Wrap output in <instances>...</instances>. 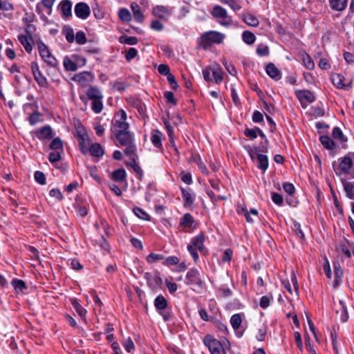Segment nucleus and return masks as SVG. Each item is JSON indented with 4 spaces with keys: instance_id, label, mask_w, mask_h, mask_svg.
<instances>
[{
    "instance_id": "f257e3e1",
    "label": "nucleus",
    "mask_w": 354,
    "mask_h": 354,
    "mask_svg": "<svg viewBox=\"0 0 354 354\" xmlns=\"http://www.w3.org/2000/svg\"><path fill=\"white\" fill-rule=\"evenodd\" d=\"M205 240V234L203 233H200L191 239L190 243L187 246V250L196 263L198 262L199 259L197 252L198 251L204 256H207L208 254V250L204 244Z\"/></svg>"
},
{
    "instance_id": "f03ea898",
    "label": "nucleus",
    "mask_w": 354,
    "mask_h": 354,
    "mask_svg": "<svg viewBox=\"0 0 354 354\" xmlns=\"http://www.w3.org/2000/svg\"><path fill=\"white\" fill-rule=\"evenodd\" d=\"M339 165L335 167V163L333 167L337 176L343 174L349 175L354 178V152H349L347 155L339 159Z\"/></svg>"
},
{
    "instance_id": "7ed1b4c3",
    "label": "nucleus",
    "mask_w": 354,
    "mask_h": 354,
    "mask_svg": "<svg viewBox=\"0 0 354 354\" xmlns=\"http://www.w3.org/2000/svg\"><path fill=\"white\" fill-rule=\"evenodd\" d=\"M225 38V35L219 32L210 30L204 32L198 39V44L202 48L207 50L212 44H221Z\"/></svg>"
},
{
    "instance_id": "20e7f679",
    "label": "nucleus",
    "mask_w": 354,
    "mask_h": 354,
    "mask_svg": "<svg viewBox=\"0 0 354 354\" xmlns=\"http://www.w3.org/2000/svg\"><path fill=\"white\" fill-rule=\"evenodd\" d=\"M120 145L125 147L126 156H136L137 147L135 144L134 135L130 131L115 136Z\"/></svg>"
},
{
    "instance_id": "39448f33",
    "label": "nucleus",
    "mask_w": 354,
    "mask_h": 354,
    "mask_svg": "<svg viewBox=\"0 0 354 354\" xmlns=\"http://www.w3.org/2000/svg\"><path fill=\"white\" fill-rule=\"evenodd\" d=\"M35 44L37 46L39 54L41 59L50 67L57 68L59 65L58 60L51 53L47 45L38 38L35 39Z\"/></svg>"
},
{
    "instance_id": "423d86ee",
    "label": "nucleus",
    "mask_w": 354,
    "mask_h": 354,
    "mask_svg": "<svg viewBox=\"0 0 354 354\" xmlns=\"http://www.w3.org/2000/svg\"><path fill=\"white\" fill-rule=\"evenodd\" d=\"M127 118V113L124 110H120L115 113L111 129L115 136L129 131V124L126 121Z\"/></svg>"
},
{
    "instance_id": "0eeeda50",
    "label": "nucleus",
    "mask_w": 354,
    "mask_h": 354,
    "mask_svg": "<svg viewBox=\"0 0 354 354\" xmlns=\"http://www.w3.org/2000/svg\"><path fill=\"white\" fill-rule=\"evenodd\" d=\"M203 343L211 354H227L223 344L209 334L205 336Z\"/></svg>"
},
{
    "instance_id": "6e6552de",
    "label": "nucleus",
    "mask_w": 354,
    "mask_h": 354,
    "mask_svg": "<svg viewBox=\"0 0 354 354\" xmlns=\"http://www.w3.org/2000/svg\"><path fill=\"white\" fill-rule=\"evenodd\" d=\"M211 15L213 17L218 19V23L222 26H228L232 22V18L228 16L227 10L221 6H215L211 11Z\"/></svg>"
},
{
    "instance_id": "1a4fd4ad",
    "label": "nucleus",
    "mask_w": 354,
    "mask_h": 354,
    "mask_svg": "<svg viewBox=\"0 0 354 354\" xmlns=\"http://www.w3.org/2000/svg\"><path fill=\"white\" fill-rule=\"evenodd\" d=\"M185 283L189 286H196L203 288L204 282L202 280L199 271L196 268L190 269L186 274Z\"/></svg>"
},
{
    "instance_id": "9d476101",
    "label": "nucleus",
    "mask_w": 354,
    "mask_h": 354,
    "mask_svg": "<svg viewBox=\"0 0 354 354\" xmlns=\"http://www.w3.org/2000/svg\"><path fill=\"white\" fill-rule=\"evenodd\" d=\"M94 79L93 75L88 71H83L75 74L72 80L82 86H86L92 82Z\"/></svg>"
},
{
    "instance_id": "9b49d317",
    "label": "nucleus",
    "mask_w": 354,
    "mask_h": 354,
    "mask_svg": "<svg viewBox=\"0 0 354 354\" xmlns=\"http://www.w3.org/2000/svg\"><path fill=\"white\" fill-rule=\"evenodd\" d=\"M33 134L40 140H49L54 136L53 129L49 125H46L41 128L35 129L33 131Z\"/></svg>"
},
{
    "instance_id": "f8f14e48",
    "label": "nucleus",
    "mask_w": 354,
    "mask_h": 354,
    "mask_svg": "<svg viewBox=\"0 0 354 354\" xmlns=\"http://www.w3.org/2000/svg\"><path fill=\"white\" fill-rule=\"evenodd\" d=\"M75 15L82 19H86L91 13L89 6L83 2L78 3L75 6Z\"/></svg>"
},
{
    "instance_id": "ddd939ff",
    "label": "nucleus",
    "mask_w": 354,
    "mask_h": 354,
    "mask_svg": "<svg viewBox=\"0 0 354 354\" xmlns=\"http://www.w3.org/2000/svg\"><path fill=\"white\" fill-rule=\"evenodd\" d=\"M152 14L158 18L167 20L171 15V10L164 6H156L153 8Z\"/></svg>"
},
{
    "instance_id": "4468645a",
    "label": "nucleus",
    "mask_w": 354,
    "mask_h": 354,
    "mask_svg": "<svg viewBox=\"0 0 354 354\" xmlns=\"http://www.w3.org/2000/svg\"><path fill=\"white\" fill-rule=\"evenodd\" d=\"M332 82L334 86L337 88L348 90L351 88V82H345L344 77L339 74L335 73L332 75Z\"/></svg>"
},
{
    "instance_id": "2eb2a0df",
    "label": "nucleus",
    "mask_w": 354,
    "mask_h": 354,
    "mask_svg": "<svg viewBox=\"0 0 354 354\" xmlns=\"http://www.w3.org/2000/svg\"><path fill=\"white\" fill-rule=\"evenodd\" d=\"M18 40L24 46L25 50L28 53L30 54L33 48L32 44H35V40H33L32 37L24 35H19L18 36Z\"/></svg>"
},
{
    "instance_id": "dca6fc26",
    "label": "nucleus",
    "mask_w": 354,
    "mask_h": 354,
    "mask_svg": "<svg viewBox=\"0 0 354 354\" xmlns=\"http://www.w3.org/2000/svg\"><path fill=\"white\" fill-rule=\"evenodd\" d=\"M295 95L301 103L304 102L311 103L315 100L314 94L308 90H297L295 91Z\"/></svg>"
},
{
    "instance_id": "f3484780",
    "label": "nucleus",
    "mask_w": 354,
    "mask_h": 354,
    "mask_svg": "<svg viewBox=\"0 0 354 354\" xmlns=\"http://www.w3.org/2000/svg\"><path fill=\"white\" fill-rule=\"evenodd\" d=\"M58 8L63 18L67 19L72 16V2L70 0H62Z\"/></svg>"
},
{
    "instance_id": "a211bd4d",
    "label": "nucleus",
    "mask_w": 354,
    "mask_h": 354,
    "mask_svg": "<svg viewBox=\"0 0 354 354\" xmlns=\"http://www.w3.org/2000/svg\"><path fill=\"white\" fill-rule=\"evenodd\" d=\"M266 71L267 75L275 81H278L281 78V73L273 63H269L267 64L266 66Z\"/></svg>"
},
{
    "instance_id": "6ab92c4d",
    "label": "nucleus",
    "mask_w": 354,
    "mask_h": 354,
    "mask_svg": "<svg viewBox=\"0 0 354 354\" xmlns=\"http://www.w3.org/2000/svg\"><path fill=\"white\" fill-rule=\"evenodd\" d=\"M11 285L13 287L16 294H24V291L28 289L26 283L21 279L15 278L11 281Z\"/></svg>"
},
{
    "instance_id": "aec40b11",
    "label": "nucleus",
    "mask_w": 354,
    "mask_h": 354,
    "mask_svg": "<svg viewBox=\"0 0 354 354\" xmlns=\"http://www.w3.org/2000/svg\"><path fill=\"white\" fill-rule=\"evenodd\" d=\"M71 304L76 311L77 314L83 319H85L86 315V310L83 308L79 302V300L76 298H71L70 299Z\"/></svg>"
},
{
    "instance_id": "412c9836",
    "label": "nucleus",
    "mask_w": 354,
    "mask_h": 354,
    "mask_svg": "<svg viewBox=\"0 0 354 354\" xmlns=\"http://www.w3.org/2000/svg\"><path fill=\"white\" fill-rule=\"evenodd\" d=\"M130 158L131 161L128 163H127V165H129L133 168L134 171L138 175L139 179H141V178L143 176V171L142 168L140 167V165L136 162V159L138 158V155L136 153V156H127Z\"/></svg>"
},
{
    "instance_id": "4be33fe9",
    "label": "nucleus",
    "mask_w": 354,
    "mask_h": 354,
    "mask_svg": "<svg viewBox=\"0 0 354 354\" xmlns=\"http://www.w3.org/2000/svg\"><path fill=\"white\" fill-rule=\"evenodd\" d=\"M86 95L91 100L103 99V95L101 91L96 86H90L86 91Z\"/></svg>"
},
{
    "instance_id": "5701e85b",
    "label": "nucleus",
    "mask_w": 354,
    "mask_h": 354,
    "mask_svg": "<svg viewBox=\"0 0 354 354\" xmlns=\"http://www.w3.org/2000/svg\"><path fill=\"white\" fill-rule=\"evenodd\" d=\"M88 150L93 157L100 158L104 153L102 147L97 142L93 143L89 148L88 147Z\"/></svg>"
},
{
    "instance_id": "b1692460",
    "label": "nucleus",
    "mask_w": 354,
    "mask_h": 354,
    "mask_svg": "<svg viewBox=\"0 0 354 354\" xmlns=\"http://www.w3.org/2000/svg\"><path fill=\"white\" fill-rule=\"evenodd\" d=\"M342 183L346 196L350 199H354V184L346 179L342 180Z\"/></svg>"
},
{
    "instance_id": "393cba45",
    "label": "nucleus",
    "mask_w": 354,
    "mask_h": 354,
    "mask_svg": "<svg viewBox=\"0 0 354 354\" xmlns=\"http://www.w3.org/2000/svg\"><path fill=\"white\" fill-rule=\"evenodd\" d=\"M167 306L168 302L162 295H158L154 299V306L158 311L165 310Z\"/></svg>"
},
{
    "instance_id": "a878e982",
    "label": "nucleus",
    "mask_w": 354,
    "mask_h": 354,
    "mask_svg": "<svg viewBox=\"0 0 354 354\" xmlns=\"http://www.w3.org/2000/svg\"><path fill=\"white\" fill-rule=\"evenodd\" d=\"M194 223V218L189 213L185 214L180 221V225L182 227H185V228L193 227Z\"/></svg>"
},
{
    "instance_id": "bb28decb",
    "label": "nucleus",
    "mask_w": 354,
    "mask_h": 354,
    "mask_svg": "<svg viewBox=\"0 0 354 354\" xmlns=\"http://www.w3.org/2000/svg\"><path fill=\"white\" fill-rule=\"evenodd\" d=\"M162 133L158 130H153L151 135V141L154 147L160 148L162 147Z\"/></svg>"
},
{
    "instance_id": "cd10ccee",
    "label": "nucleus",
    "mask_w": 354,
    "mask_h": 354,
    "mask_svg": "<svg viewBox=\"0 0 354 354\" xmlns=\"http://www.w3.org/2000/svg\"><path fill=\"white\" fill-rule=\"evenodd\" d=\"M257 158L258 161L257 167L265 171L268 167V156L266 155L257 153Z\"/></svg>"
},
{
    "instance_id": "c85d7f7f",
    "label": "nucleus",
    "mask_w": 354,
    "mask_h": 354,
    "mask_svg": "<svg viewBox=\"0 0 354 354\" xmlns=\"http://www.w3.org/2000/svg\"><path fill=\"white\" fill-rule=\"evenodd\" d=\"M133 18L138 23H142L144 20V15L142 12L140 11V7L138 4L133 3L131 6Z\"/></svg>"
},
{
    "instance_id": "c756f323",
    "label": "nucleus",
    "mask_w": 354,
    "mask_h": 354,
    "mask_svg": "<svg viewBox=\"0 0 354 354\" xmlns=\"http://www.w3.org/2000/svg\"><path fill=\"white\" fill-rule=\"evenodd\" d=\"M212 75L215 83L219 84L223 81V73L220 66L217 64L212 65Z\"/></svg>"
},
{
    "instance_id": "7c9ffc66",
    "label": "nucleus",
    "mask_w": 354,
    "mask_h": 354,
    "mask_svg": "<svg viewBox=\"0 0 354 354\" xmlns=\"http://www.w3.org/2000/svg\"><path fill=\"white\" fill-rule=\"evenodd\" d=\"M348 0H329L330 7L335 10H343L347 5Z\"/></svg>"
},
{
    "instance_id": "2f4dec72",
    "label": "nucleus",
    "mask_w": 354,
    "mask_h": 354,
    "mask_svg": "<svg viewBox=\"0 0 354 354\" xmlns=\"http://www.w3.org/2000/svg\"><path fill=\"white\" fill-rule=\"evenodd\" d=\"M34 79L37 84L42 88H46L48 86V82L46 77L43 75L41 71H39L33 75Z\"/></svg>"
},
{
    "instance_id": "473e14b6",
    "label": "nucleus",
    "mask_w": 354,
    "mask_h": 354,
    "mask_svg": "<svg viewBox=\"0 0 354 354\" xmlns=\"http://www.w3.org/2000/svg\"><path fill=\"white\" fill-rule=\"evenodd\" d=\"M63 65L66 71H75L77 69V64L71 59L68 56L64 57Z\"/></svg>"
},
{
    "instance_id": "72a5a7b5",
    "label": "nucleus",
    "mask_w": 354,
    "mask_h": 354,
    "mask_svg": "<svg viewBox=\"0 0 354 354\" xmlns=\"http://www.w3.org/2000/svg\"><path fill=\"white\" fill-rule=\"evenodd\" d=\"M332 136L335 140L341 143H344L347 141V138L344 135L342 131L337 127L333 129Z\"/></svg>"
},
{
    "instance_id": "f704fd0d",
    "label": "nucleus",
    "mask_w": 354,
    "mask_h": 354,
    "mask_svg": "<svg viewBox=\"0 0 354 354\" xmlns=\"http://www.w3.org/2000/svg\"><path fill=\"white\" fill-rule=\"evenodd\" d=\"M118 41L120 44H125L128 45H136L138 42V39L134 36L122 35L119 37Z\"/></svg>"
},
{
    "instance_id": "c9c22d12",
    "label": "nucleus",
    "mask_w": 354,
    "mask_h": 354,
    "mask_svg": "<svg viewBox=\"0 0 354 354\" xmlns=\"http://www.w3.org/2000/svg\"><path fill=\"white\" fill-rule=\"evenodd\" d=\"M319 140L322 145L326 149L329 150H333L335 148V142L334 141L328 136H322L319 138Z\"/></svg>"
},
{
    "instance_id": "e433bc0d",
    "label": "nucleus",
    "mask_w": 354,
    "mask_h": 354,
    "mask_svg": "<svg viewBox=\"0 0 354 354\" xmlns=\"http://www.w3.org/2000/svg\"><path fill=\"white\" fill-rule=\"evenodd\" d=\"M243 20L248 25L254 27L257 26L259 23L258 19L251 14L244 15L243 17Z\"/></svg>"
},
{
    "instance_id": "4c0bfd02",
    "label": "nucleus",
    "mask_w": 354,
    "mask_h": 354,
    "mask_svg": "<svg viewBox=\"0 0 354 354\" xmlns=\"http://www.w3.org/2000/svg\"><path fill=\"white\" fill-rule=\"evenodd\" d=\"M242 39L245 43L251 45L254 43L256 40V37L250 31L245 30L242 34Z\"/></svg>"
},
{
    "instance_id": "58836bf2",
    "label": "nucleus",
    "mask_w": 354,
    "mask_h": 354,
    "mask_svg": "<svg viewBox=\"0 0 354 354\" xmlns=\"http://www.w3.org/2000/svg\"><path fill=\"white\" fill-rule=\"evenodd\" d=\"M182 196L185 200V205H192L194 203V196L188 190L181 188Z\"/></svg>"
},
{
    "instance_id": "ea45409f",
    "label": "nucleus",
    "mask_w": 354,
    "mask_h": 354,
    "mask_svg": "<svg viewBox=\"0 0 354 354\" xmlns=\"http://www.w3.org/2000/svg\"><path fill=\"white\" fill-rule=\"evenodd\" d=\"M112 178L115 181L122 182L126 178V171L124 169L115 170L112 174Z\"/></svg>"
},
{
    "instance_id": "a19ab883",
    "label": "nucleus",
    "mask_w": 354,
    "mask_h": 354,
    "mask_svg": "<svg viewBox=\"0 0 354 354\" xmlns=\"http://www.w3.org/2000/svg\"><path fill=\"white\" fill-rule=\"evenodd\" d=\"M302 61L304 66L308 70H313L315 68V64L310 56L304 53L302 55Z\"/></svg>"
},
{
    "instance_id": "79ce46f5",
    "label": "nucleus",
    "mask_w": 354,
    "mask_h": 354,
    "mask_svg": "<svg viewBox=\"0 0 354 354\" xmlns=\"http://www.w3.org/2000/svg\"><path fill=\"white\" fill-rule=\"evenodd\" d=\"M165 259V257L161 254L150 253L147 257L146 261L148 263L152 264L158 261Z\"/></svg>"
},
{
    "instance_id": "37998d69",
    "label": "nucleus",
    "mask_w": 354,
    "mask_h": 354,
    "mask_svg": "<svg viewBox=\"0 0 354 354\" xmlns=\"http://www.w3.org/2000/svg\"><path fill=\"white\" fill-rule=\"evenodd\" d=\"M221 3L229 6L233 10H241V6L239 0H218Z\"/></svg>"
},
{
    "instance_id": "c03bdc74",
    "label": "nucleus",
    "mask_w": 354,
    "mask_h": 354,
    "mask_svg": "<svg viewBox=\"0 0 354 354\" xmlns=\"http://www.w3.org/2000/svg\"><path fill=\"white\" fill-rule=\"evenodd\" d=\"M268 330V327L266 324H263L262 326H261L257 331V333L256 335V338L258 341L262 342L264 341L266 337Z\"/></svg>"
},
{
    "instance_id": "a18cd8bd",
    "label": "nucleus",
    "mask_w": 354,
    "mask_h": 354,
    "mask_svg": "<svg viewBox=\"0 0 354 354\" xmlns=\"http://www.w3.org/2000/svg\"><path fill=\"white\" fill-rule=\"evenodd\" d=\"M340 309L337 311V313H340V319L342 322H347L348 319V314L347 309L342 301H339Z\"/></svg>"
},
{
    "instance_id": "49530a36",
    "label": "nucleus",
    "mask_w": 354,
    "mask_h": 354,
    "mask_svg": "<svg viewBox=\"0 0 354 354\" xmlns=\"http://www.w3.org/2000/svg\"><path fill=\"white\" fill-rule=\"evenodd\" d=\"M242 323V319L239 314H234L230 318V324L234 330L239 328Z\"/></svg>"
},
{
    "instance_id": "de8ad7c7",
    "label": "nucleus",
    "mask_w": 354,
    "mask_h": 354,
    "mask_svg": "<svg viewBox=\"0 0 354 354\" xmlns=\"http://www.w3.org/2000/svg\"><path fill=\"white\" fill-rule=\"evenodd\" d=\"M50 148L54 151L60 150L62 151L63 143L61 139L59 138H54L50 144Z\"/></svg>"
},
{
    "instance_id": "09e8293b",
    "label": "nucleus",
    "mask_w": 354,
    "mask_h": 354,
    "mask_svg": "<svg viewBox=\"0 0 354 354\" xmlns=\"http://www.w3.org/2000/svg\"><path fill=\"white\" fill-rule=\"evenodd\" d=\"M103 109L102 100H92L91 109L95 113H100Z\"/></svg>"
},
{
    "instance_id": "8fccbe9b",
    "label": "nucleus",
    "mask_w": 354,
    "mask_h": 354,
    "mask_svg": "<svg viewBox=\"0 0 354 354\" xmlns=\"http://www.w3.org/2000/svg\"><path fill=\"white\" fill-rule=\"evenodd\" d=\"M334 270H335L334 285H335V286H338L341 283L343 272H342V270L340 269L339 266H337L336 265H335Z\"/></svg>"
},
{
    "instance_id": "3c124183",
    "label": "nucleus",
    "mask_w": 354,
    "mask_h": 354,
    "mask_svg": "<svg viewBox=\"0 0 354 354\" xmlns=\"http://www.w3.org/2000/svg\"><path fill=\"white\" fill-rule=\"evenodd\" d=\"M194 160L196 162L197 165L198 167L199 170L205 175L208 176L209 171L206 167V166L202 162L201 158L198 156H196L193 157Z\"/></svg>"
},
{
    "instance_id": "603ef678",
    "label": "nucleus",
    "mask_w": 354,
    "mask_h": 354,
    "mask_svg": "<svg viewBox=\"0 0 354 354\" xmlns=\"http://www.w3.org/2000/svg\"><path fill=\"white\" fill-rule=\"evenodd\" d=\"M63 33L64 34L66 39L68 43L71 44L74 41L75 36L73 28H65L63 30Z\"/></svg>"
},
{
    "instance_id": "864d4df0",
    "label": "nucleus",
    "mask_w": 354,
    "mask_h": 354,
    "mask_svg": "<svg viewBox=\"0 0 354 354\" xmlns=\"http://www.w3.org/2000/svg\"><path fill=\"white\" fill-rule=\"evenodd\" d=\"M258 131H259V127H254L253 129L246 128L244 130V135L246 137L253 140L257 137Z\"/></svg>"
},
{
    "instance_id": "5fc2aeb1",
    "label": "nucleus",
    "mask_w": 354,
    "mask_h": 354,
    "mask_svg": "<svg viewBox=\"0 0 354 354\" xmlns=\"http://www.w3.org/2000/svg\"><path fill=\"white\" fill-rule=\"evenodd\" d=\"M80 151L83 154H86L88 152L87 145V136L78 140Z\"/></svg>"
},
{
    "instance_id": "6e6d98bb",
    "label": "nucleus",
    "mask_w": 354,
    "mask_h": 354,
    "mask_svg": "<svg viewBox=\"0 0 354 354\" xmlns=\"http://www.w3.org/2000/svg\"><path fill=\"white\" fill-rule=\"evenodd\" d=\"M118 16L124 21H129L131 19V14L126 8H122L119 10Z\"/></svg>"
},
{
    "instance_id": "4d7b16f0",
    "label": "nucleus",
    "mask_w": 354,
    "mask_h": 354,
    "mask_svg": "<svg viewBox=\"0 0 354 354\" xmlns=\"http://www.w3.org/2000/svg\"><path fill=\"white\" fill-rule=\"evenodd\" d=\"M75 41L79 45H83L86 42V37L83 31H78L75 37Z\"/></svg>"
},
{
    "instance_id": "13d9d810",
    "label": "nucleus",
    "mask_w": 354,
    "mask_h": 354,
    "mask_svg": "<svg viewBox=\"0 0 354 354\" xmlns=\"http://www.w3.org/2000/svg\"><path fill=\"white\" fill-rule=\"evenodd\" d=\"M134 214L143 220H149V216L143 209L140 207H135L133 209Z\"/></svg>"
},
{
    "instance_id": "bf43d9fd",
    "label": "nucleus",
    "mask_w": 354,
    "mask_h": 354,
    "mask_svg": "<svg viewBox=\"0 0 354 354\" xmlns=\"http://www.w3.org/2000/svg\"><path fill=\"white\" fill-rule=\"evenodd\" d=\"M203 75L204 80L207 82H210L212 81V79L211 77V73H212V65L205 67L203 71Z\"/></svg>"
},
{
    "instance_id": "052dcab7",
    "label": "nucleus",
    "mask_w": 354,
    "mask_h": 354,
    "mask_svg": "<svg viewBox=\"0 0 354 354\" xmlns=\"http://www.w3.org/2000/svg\"><path fill=\"white\" fill-rule=\"evenodd\" d=\"M179 263V259L176 256H170L165 259L164 262L162 264L164 266H174Z\"/></svg>"
},
{
    "instance_id": "680f3d73",
    "label": "nucleus",
    "mask_w": 354,
    "mask_h": 354,
    "mask_svg": "<svg viewBox=\"0 0 354 354\" xmlns=\"http://www.w3.org/2000/svg\"><path fill=\"white\" fill-rule=\"evenodd\" d=\"M73 206L79 216L84 217L87 214L88 211L85 206H81L78 203H75Z\"/></svg>"
},
{
    "instance_id": "e2e57ef3",
    "label": "nucleus",
    "mask_w": 354,
    "mask_h": 354,
    "mask_svg": "<svg viewBox=\"0 0 354 354\" xmlns=\"http://www.w3.org/2000/svg\"><path fill=\"white\" fill-rule=\"evenodd\" d=\"M35 180L40 185H44L46 183V177L43 172L36 171L34 174Z\"/></svg>"
},
{
    "instance_id": "0e129e2a",
    "label": "nucleus",
    "mask_w": 354,
    "mask_h": 354,
    "mask_svg": "<svg viewBox=\"0 0 354 354\" xmlns=\"http://www.w3.org/2000/svg\"><path fill=\"white\" fill-rule=\"evenodd\" d=\"M138 55V50L135 48H129L125 54V59L131 61Z\"/></svg>"
},
{
    "instance_id": "69168bd1",
    "label": "nucleus",
    "mask_w": 354,
    "mask_h": 354,
    "mask_svg": "<svg viewBox=\"0 0 354 354\" xmlns=\"http://www.w3.org/2000/svg\"><path fill=\"white\" fill-rule=\"evenodd\" d=\"M272 201L279 206H282L283 204V199L282 196L276 192H273L272 194Z\"/></svg>"
},
{
    "instance_id": "338daca9",
    "label": "nucleus",
    "mask_w": 354,
    "mask_h": 354,
    "mask_svg": "<svg viewBox=\"0 0 354 354\" xmlns=\"http://www.w3.org/2000/svg\"><path fill=\"white\" fill-rule=\"evenodd\" d=\"M123 346L125 348V350L129 353H131L135 348L134 344L130 337H128L124 342Z\"/></svg>"
},
{
    "instance_id": "774afa93",
    "label": "nucleus",
    "mask_w": 354,
    "mask_h": 354,
    "mask_svg": "<svg viewBox=\"0 0 354 354\" xmlns=\"http://www.w3.org/2000/svg\"><path fill=\"white\" fill-rule=\"evenodd\" d=\"M40 118V114L38 112H34L30 115L28 121L30 125H35L39 122Z\"/></svg>"
}]
</instances>
